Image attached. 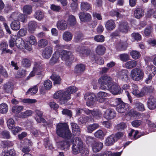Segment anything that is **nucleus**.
<instances>
[{
	"label": "nucleus",
	"mask_w": 156,
	"mask_h": 156,
	"mask_svg": "<svg viewBox=\"0 0 156 156\" xmlns=\"http://www.w3.org/2000/svg\"><path fill=\"white\" fill-rule=\"evenodd\" d=\"M38 89L37 87L35 86L32 88L30 89L26 92V94H28L29 92H30L31 94H34L37 92Z\"/></svg>",
	"instance_id": "0e129e2a"
},
{
	"label": "nucleus",
	"mask_w": 156,
	"mask_h": 156,
	"mask_svg": "<svg viewBox=\"0 0 156 156\" xmlns=\"http://www.w3.org/2000/svg\"><path fill=\"white\" fill-rule=\"evenodd\" d=\"M48 43L47 40L44 39H42L39 41L37 42L38 46L41 48H44L46 46Z\"/></svg>",
	"instance_id": "de8ad7c7"
},
{
	"label": "nucleus",
	"mask_w": 156,
	"mask_h": 156,
	"mask_svg": "<svg viewBox=\"0 0 156 156\" xmlns=\"http://www.w3.org/2000/svg\"><path fill=\"white\" fill-rule=\"evenodd\" d=\"M131 37L135 40L140 41L141 39V35L137 33H133L131 34Z\"/></svg>",
	"instance_id": "052dcab7"
},
{
	"label": "nucleus",
	"mask_w": 156,
	"mask_h": 156,
	"mask_svg": "<svg viewBox=\"0 0 156 156\" xmlns=\"http://www.w3.org/2000/svg\"><path fill=\"white\" fill-rule=\"evenodd\" d=\"M10 26L11 27L12 30H18L20 27V23L19 20H15L11 23Z\"/></svg>",
	"instance_id": "473e14b6"
},
{
	"label": "nucleus",
	"mask_w": 156,
	"mask_h": 156,
	"mask_svg": "<svg viewBox=\"0 0 156 156\" xmlns=\"http://www.w3.org/2000/svg\"><path fill=\"white\" fill-rule=\"evenodd\" d=\"M7 124L8 128L9 129H11L15 125V123L13 119L10 118L7 121Z\"/></svg>",
	"instance_id": "6e6d98bb"
},
{
	"label": "nucleus",
	"mask_w": 156,
	"mask_h": 156,
	"mask_svg": "<svg viewBox=\"0 0 156 156\" xmlns=\"http://www.w3.org/2000/svg\"><path fill=\"white\" fill-rule=\"evenodd\" d=\"M134 105L135 108L139 111L143 112L145 110L144 105L138 101H134Z\"/></svg>",
	"instance_id": "f704fd0d"
},
{
	"label": "nucleus",
	"mask_w": 156,
	"mask_h": 156,
	"mask_svg": "<svg viewBox=\"0 0 156 156\" xmlns=\"http://www.w3.org/2000/svg\"><path fill=\"white\" fill-rule=\"evenodd\" d=\"M130 74L131 78L135 81H139L142 80L144 75L143 71L139 68L133 69L131 71Z\"/></svg>",
	"instance_id": "20e7f679"
},
{
	"label": "nucleus",
	"mask_w": 156,
	"mask_h": 156,
	"mask_svg": "<svg viewBox=\"0 0 156 156\" xmlns=\"http://www.w3.org/2000/svg\"><path fill=\"white\" fill-rule=\"evenodd\" d=\"M116 27L115 22L112 20L107 21L105 23V27L108 30L111 31L114 29Z\"/></svg>",
	"instance_id": "393cba45"
},
{
	"label": "nucleus",
	"mask_w": 156,
	"mask_h": 156,
	"mask_svg": "<svg viewBox=\"0 0 156 156\" xmlns=\"http://www.w3.org/2000/svg\"><path fill=\"white\" fill-rule=\"evenodd\" d=\"M132 87L133 90L132 92L133 95L138 97H140L144 95L145 93L143 91L140 92L136 85L133 84Z\"/></svg>",
	"instance_id": "a211bd4d"
},
{
	"label": "nucleus",
	"mask_w": 156,
	"mask_h": 156,
	"mask_svg": "<svg viewBox=\"0 0 156 156\" xmlns=\"http://www.w3.org/2000/svg\"><path fill=\"white\" fill-rule=\"evenodd\" d=\"M94 39L97 42H102L104 41L105 38L102 35H98L95 36Z\"/></svg>",
	"instance_id": "5fc2aeb1"
},
{
	"label": "nucleus",
	"mask_w": 156,
	"mask_h": 156,
	"mask_svg": "<svg viewBox=\"0 0 156 156\" xmlns=\"http://www.w3.org/2000/svg\"><path fill=\"white\" fill-rule=\"evenodd\" d=\"M126 127V126L125 123L121 122L117 125L116 128L118 130H121L124 129Z\"/></svg>",
	"instance_id": "69168bd1"
},
{
	"label": "nucleus",
	"mask_w": 156,
	"mask_h": 156,
	"mask_svg": "<svg viewBox=\"0 0 156 156\" xmlns=\"http://www.w3.org/2000/svg\"><path fill=\"white\" fill-rule=\"evenodd\" d=\"M147 73L150 75H154L155 74L156 69L155 67L153 65L148 66L146 68Z\"/></svg>",
	"instance_id": "79ce46f5"
},
{
	"label": "nucleus",
	"mask_w": 156,
	"mask_h": 156,
	"mask_svg": "<svg viewBox=\"0 0 156 156\" xmlns=\"http://www.w3.org/2000/svg\"><path fill=\"white\" fill-rule=\"evenodd\" d=\"M106 132H104L101 130H98L94 133L95 137L99 139H103L104 137L106 135Z\"/></svg>",
	"instance_id": "4c0bfd02"
},
{
	"label": "nucleus",
	"mask_w": 156,
	"mask_h": 156,
	"mask_svg": "<svg viewBox=\"0 0 156 156\" xmlns=\"http://www.w3.org/2000/svg\"><path fill=\"white\" fill-rule=\"evenodd\" d=\"M7 43L5 42H2L0 44V49L2 51V53H4L5 51L8 48Z\"/></svg>",
	"instance_id": "680f3d73"
},
{
	"label": "nucleus",
	"mask_w": 156,
	"mask_h": 156,
	"mask_svg": "<svg viewBox=\"0 0 156 156\" xmlns=\"http://www.w3.org/2000/svg\"><path fill=\"white\" fill-rule=\"evenodd\" d=\"M95 95L92 93H87L84 96V99L87 101L86 104L88 106H91L93 105L95 101Z\"/></svg>",
	"instance_id": "6e6552de"
},
{
	"label": "nucleus",
	"mask_w": 156,
	"mask_h": 156,
	"mask_svg": "<svg viewBox=\"0 0 156 156\" xmlns=\"http://www.w3.org/2000/svg\"><path fill=\"white\" fill-rule=\"evenodd\" d=\"M52 47L49 46L45 48L44 49L42 53V57L44 58L48 59L51 57L52 53Z\"/></svg>",
	"instance_id": "dca6fc26"
},
{
	"label": "nucleus",
	"mask_w": 156,
	"mask_h": 156,
	"mask_svg": "<svg viewBox=\"0 0 156 156\" xmlns=\"http://www.w3.org/2000/svg\"><path fill=\"white\" fill-rule=\"evenodd\" d=\"M119 57L120 59L123 61L126 62L129 59V56L127 54H120L119 55Z\"/></svg>",
	"instance_id": "4d7b16f0"
},
{
	"label": "nucleus",
	"mask_w": 156,
	"mask_h": 156,
	"mask_svg": "<svg viewBox=\"0 0 156 156\" xmlns=\"http://www.w3.org/2000/svg\"><path fill=\"white\" fill-rule=\"evenodd\" d=\"M21 63L22 65L25 67H29L31 65L30 61L27 58H23Z\"/></svg>",
	"instance_id": "603ef678"
},
{
	"label": "nucleus",
	"mask_w": 156,
	"mask_h": 156,
	"mask_svg": "<svg viewBox=\"0 0 156 156\" xmlns=\"http://www.w3.org/2000/svg\"><path fill=\"white\" fill-rule=\"evenodd\" d=\"M33 112L30 110H27L18 115L17 116L20 118H25L32 115Z\"/></svg>",
	"instance_id": "cd10ccee"
},
{
	"label": "nucleus",
	"mask_w": 156,
	"mask_h": 156,
	"mask_svg": "<svg viewBox=\"0 0 156 156\" xmlns=\"http://www.w3.org/2000/svg\"><path fill=\"white\" fill-rule=\"evenodd\" d=\"M103 146V144L101 142H94L92 145V150L94 152H98L102 149Z\"/></svg>",
	"instance_id": "412c9836"
},
{
	"label": "nucleus",
	"mask_w": 156,
	"mask_h": 156,
	"mask_svg": "<svg viewBox=\"0 0 156 156\" xmlns=\"http://www.w3.org/2000/svg\"><path fill=\"white\" fill-rule=\"evenodd\" d=\"M78 15L80 21L83 22H89L91 19V15L88 13L80 12Z\"/></svg>",
	"instance_id": "9b49d317"
},
{
	"label": "nucleus",
	"mask_w": 156,
	"mask_h": 156,
	"mask_svg": "<svg viewBox=\"0 0 156 156\" xmlns=\"http://www.w3.org/2000/svg\"><path fill=\"white\" fill-rule=\"evenodd\" d=\"M13 87V83L11 82L6 83L3 85V89L6 93H11Z\"/></svg>",
	"instance_id": "aec40b11"
},
{
	"label": "nucleus",
	"mask_w": 156,
	"mask_h": 156,
	"mask_svg": "<svg viewBox=\"0 0 156 156\" xmlns=\"http://www.w3.org/2000/svg\"><path fill=\"white\" fill-rule=\"evenodd\" d=\"M72 132L76 136H79L80 134V130L78 125L74 122L71 123Z\"/></svg>",
	"instance_id": "bb28decb"
},
{
	"label": "nucleus",
	"mask_w": 156,
	"mask_h": 156,
	"mask_svg": "<svg viewBox=\"0 0 156 156\" xmlns=\"http://www.w3.org/2000/svg\"><path fill=\"white\" fill-rule=\"evenodd\" d=\"M137 62L135 60H131L126 62L125 64V67L128 69H131L136 66Z\"/></svg>",
	"instance_id": "c9c22d12"
},
{
	"label": "nucleus",
	"mask_w": 156,
	"mask_h": 156,
	"mask_svg": "<svg viewBox=\"0 0 156 156\" xmlns=\"http://www.w3.org/2000/svg\"><path fill=\"white\" fill-rule=\"evenodd\" d=\"M35 113L36 114L34 118L37 122L45 123V120L42 117L43 113L42 111L36 109L35 110Z\"/></svg>",
	"instance_id": "2eb2a0df"
},
{
	"label": "nucleus",
	"mask_w": 156,
	"mask_h": 156,
	"mask_svg": "<svg viewBox=\"0 0 156 156\" xmlns=\"http://www.w3.org/2000/svg\"><path fill=\"white\" fill-rule=\"evenodd\" d=\"M18 20L22 22H25L27 21V17L25 15L22 14H19L17 16Z\"/></svg>",
	"instance_id": "e2e57ef3"
},
{
	"label": "nucleus",
	"mask_w": 156,
	"mask_h": 156,
	"mask_svg": "<svg viewBox=\"0 0 156 156\" xmlns=\"http://www.w3.org/2000/svg\"><path fill=\"white\" fill-rule=\"evenodd\" d=\"M99 127V125L98 124L95 123L90 125L88 126L87 127V131L88 133H91Z\"/></svg>",
	"instance_id": "58836bf2"
},
{
	"label": "nucleus",
	"mask_w": 156,
	"mask_h": 156,
	"mask_svg": "<svg viewBox=\"0 0 156 156\" xmlns=\"http://www.w3.org/2000/svg\"><path fill=\"white\" fill-rule=\"evenodd\" d=\"M44 85L46 89L49 90L51 87L52 86V82L50 80H47L44 82Z\"/></svg>",
	"instance_id": "bf43d9fd"
},
{
	"label": "nucleus",
	"mask_w": 156,
	"mask_h": 156,
	"mask_svg": "<svg viewBox=\"0 0 156 156\" xmlns=\"http://www.w3.org/2000/svg\"><path fill=\"white\" fill-rule=\"evenodd\" d=\"M72 34L68 31L65 32L63 34V39L66 41H70L72 38Z\"/></svg>",
	"instance_id": "a19ab883"
},
{
	"label": "nucleus",
	"mask_w": 156,
	"mask_h": 156,
	"mask_svg": "<svg viewBox=\"0 0 156 156\" xmlns=\"http://www.w3.org/2000/svg\"><path fill=\"white\" fill-rule=\"evenodd\" d=\"M56 26L58 29L61 30H64L67 28V23L64 20H59L58 21Z\"/></svg>",
	"instance_id": "4be33fe9"
},
{
	"label": "nucleus",
	"mask_w": 156,
	"mask_h": 156,
	"mask_svg": "<svg viewBox=\"0 0 156 156\" xmlns=\"http://www.w3.org/2000/svg\"><path fill=\"white\" fill-rule=\"evenodd\" d=\"M115 101L117 104L116 110L119 112H124L128 108V104L123 102L120 98H116Z\"/></svg>",
	"instance_id": "0eeeda50"
},
{
	"label": "nucleus",
	"mask_w": 156,
	"mask_h": 156,
	"mask_svg": "<svg viewBox=\"0 0 156 156\" xmlns=\"http://www.w3.org/2000/svg\"><path fill=\"white\" fill-rule=\"evenodd\" d=\"M84 112L88 115L92 116L96 118L100 117L102 115L101 112L98 109L90 110L88 109L84 110Z\"/></svg>",
	"instance_id": "9d476101"
},
{
	"label": "nucleus",
	"mask_w": 156,
	"mask_h": 156,
	"mask_svg": "<svg viewBox=\"0 0 156 156\" xmlns=\"http://www.w3.org/2000/svg\"><path fill=\"white\" fill-rule=\"evenodd\" d=\"M17 38V37L16 36H13L9 41V45L11 48H13V49H14V42H16V39Z\"/></svg>",
	"instance_id": "864d4df0"
},
{
	"label": "nucleus",
	"mask_w": 156,
	"mask_h": 156,
	"mask_svg": "<svg viewBox=\"0 0 156 156\" xmlns=\"http://www.w3.org/2000/svg\"><path fill=\"white\" fill-rule=\"evenodd\" d=\"M128 72L127 70H123L118 73L119 78L122 81L128 82L129 81V78L128 76Z\"/></svg>",
	"instance_id": "ddd939ff"
},
{
	"label": "nucleus",
	"mask_w": 156,
	"mask_h": 156,
	"mask_svg": "<svg viewBox=\"0 0 156 156\" xmlns=\"http://www.w3.org/2000/svg\"><path fill=\"white\" fill-rule=\"evenodd\" d=\"M29 43L31 44L36 45L37 43V41L35 37L33 35H30L29 37Z\"/></svg>",
	"instance_id": "13d9d810"
},
{
	"label": "nucleus",
	"mask_w": 156,
	"mask_h": 156,
	"mask_svg": "<svg viewBox=\"0 0 156 156\" xmlns=\"http://www.w3.org/2000/svg\"><path fill=\"white\" fill-rule=\"evenodd\" d=\"M130 55L134 59H138L141 56L139 52L134 50L130 52Z\"/></svg>",
	"instance_id": "8fccbe9b"
},
{
	"label": "nucleus",
	"mask_w": 156,
	"mask_h": 156,
	"mask_svg": "<svg viewBox=\"0 0 156 156\" xmlns=\"http://www.w3.org/2000/svg\"><path fill=\"white\" fill-rule=\"evenodd\" d=\"M67 143L65 140H60L56 143L57 147L62 150H66L70 146V143Z\"/></svg>",
	"instance_id": "4468645a"
},
{
	"label": "nucleus",
	"mask_w": 156,
	"mask_h": 156,
	"mask_svg": "<svg viewBox=\"0 0 156 156\" xmlns=\"http://www.w3.org/2000/svg\"><path fill=\"white\" fill-rule=\"evenodd\" d=\"M128 115L131 117H135L136 116L139 117L140 115V114L139 112L136 111H134L131 110L130 111V112L128 113Z\"/></svg>",
	"instance_id": "338daca9"
},
{
	"label": "nucleus",
	"mask_w": 156,
	"mask_h": 156,
	"mask_svg": "<svg viewBox=\"0 0 156 156\" xmlns=\"http://www.w3.org/2000/svg\"><path fill=\"white\" fill-rule=\"evenodd\" d=\"M44 144L46 148L52 150L54 148L52 144L50 143L48 138L45 139L44 140Z\"/></svg>",
	"instance_id": "37998d69"
},
{
	"label": "nucleus",
	"mask_w": 156,
	"mask_h": 156,
	"mask_svg": "<svg viewBox=\"0 0 156 156\" xmlns=\"http://www.w3.org/2000/svg\"><path fill=\"white\" fill-rule=\"evenodd\" d=\"M129 29L128 23L126 22H122L119 24V30L122 33H127Z\"/></svg>",
	"instance_id": "a878e982"
},
{
	"label": "nucleus",
	"mask_w": 156,
	"mask_h": 156,
	"mask_svg": "<svg viewBox=\"0 0 156 156\" xmlns=\"http://www.w3.org/2000/svg\"><path fill=\"white\" fill-rule=\"evenodd\" d=\"M91 8V5L88 3L85 2H82L80 3V9L83 11H87Z\"/></svg>",
	"instance_id": "2f4dec72"
},
{
	"label": "nucleus",
	"mask_w": 156,
	"mask_h": 156,
	"mask_svg": "<svg viewBox=\"0 0 156 156\" xmlns=\"http://www.w3.org/2000/svg\"><path fill=\"white\" fill-rule=\"evenodd\" d=\"M107 89L113 94H120L121 93V88L119 85L116 83L112 84V86H109Z\"/></svg>",
	"instance_id": "f8f14e48"
},
{
	"label": "nucleus",
	"mask_w": 156,
	"mask_h": 156,
	"mask_svg": "<svg viewBox=\"0 0 156 156\" xmlns=\"http://www.w3.org/2000/svg\"><path fill=\"white\" fill-rule=\"evenodd\" d=\"M8 110V106L6 104L3 103L0 105V113L5 114L7 112Z\"/></svg>",
	"instance_id": "ea45409f"
},
{
	"label": "nucleus",
	"mask_w": 156,
	"mask_h": 156,
	"mask_svg": "<svg viewBox=\"0 0 156 156\" xmlns=\"http://www.w3.org/2000/svg\"><path fill=\"white\" fill-rule=\"evenodd\" d=\"M51 78L54 81V84H60L61 82V79L59 76L55 73H53Z\"/></svg>",
	"instance_id": "e433bc0d"
},
{
	"label": "nucleus",
	"mask_w": 156,
	"mask_h": 156,
	"mask_svg": "<svg viewBox=\"0 0 156 156\" xmlns=\"http://www.w3.org/2000/svg\"><path fill=\"white\" fill-rule=\"evenodd\" d=\"M60 56L59 53L56 51L53 55V56L50 59V63L51 65H54L57 62Z\"/></svg>",
	"instance_id": "72a5a7b5"
},
{
	"label": "nucleus",
	"mask_w": 156,
	"mask_h": 156,
	"mask_svg": "<svg viewBox=\"0 0 156 156\" xmlns=\"http://www.w3.org/2000/svg\"><path fill=\"white\" fill-rule=\"evenodd\" d=\"M34 16L37 19L39 20H41L44 17V15L43 12L38 10L35 13Z\"/></svg>",
	"instance_id": "a18cd8bd"
},
{
	"label": "nucleus",
	"mask_w": 156,
	"mask_h": 156,
	"mask_svg": "<svg viewBox=\"0 0 156 156\" xmlns=\"http://www.w3.org/2000/svg\"><path fill=\"white\" fill-rule=\"evenodd\" d=\"M23 109L22 106L16 105L13 107L12 108V112L15 113H19Z\"/></svg>",
	"instance_id": "3c124183"
},
{
	"label": "nucleus",
	"mask_w": 156,
	"mask_h": 156,
	"mask_svg": "<svg viewBox=\"0 0 156 156\" xmlns=\"http://www.w3.org/2000/svg\"><path fill=\"white\" fill-rule=\"evenodd\" d=\"M77 90L76 87L70 86L65 90H60L56 92L53 95V98L59 99L61 104L66 103L71 98L70 95Z\"/></svg>",
	"instance_id": "f03ea898"
},
{
	"label": "nucleus",
	"mask_w": 156,
	"mask_h": 156,
	"mask_svg": "<svg viewBox=\"0 0 156 156\" xmlns=\"http://www.w3.org/2000/svg\"><path fill=\"white\" fill-rule=\"evenodd\" d=\"M15 44L17 47L20 49H23L24 48H25L29 51L31 50L32 49L31 45L27 46L26 45H25L24 41L22 38L20 37L17 38L16 39Z\"/></svg>",
	"instance_id": "1a4fd4ad"
},
{
	"label": "nucleus",
	"mask_w": 156,
	"mask_h": 156,
	"mask_svg": "<svg viewBox=\"0 0 156 156\" xmlns=\"http://www.w3.org/2000/svg\"><path fill=\"white\" fill-rule=\"evenodd\" d=\"M98 82L100 84V88L103 90H105L113 84L112 78L110 76L107 75L102 76L98 80Z\"/></svg>",
	"instance_id": "7ed1b4c3"
},
{
	"label": "nucleus",
	"mask_w": 156,
	"mask_h": 156,
	"mask_svg": "<svg viewBox=\"0 0 156 156\" xmlns=\"http://www.w3.org/2000/svg\"><path fill=\"white\" fill-rule=\"evenodd\" d=\"M116 142V139L113 134L108 136L105 141V144L106 146H110L113 145Z\"/></svg>",
	"instance_id": "f3484780"
},
{
	"label": "nucleus",
	"mask_w": 156,
	"mask_h": 156,
	"mask_svg": "<svg viewBox=\"0 0 156 156\" xmlns=\"http://www.w3.org/2000/svg\"><path fill=\"white\" fill-rule=\"evenodd\" d=\"M108 96V94L107 93L100 91L97 94L96 99L97 101L100 102L102 103L104 102L105 98Z\"/></svg>",
	"instance_id": "b1692460"
},
{
	"label": "nucleus",
	"mask_w": 156,
	"mask_h": 156,
	"mask_svg": "<svg viewBox=\"0 0 156 156\" xmlns=\"http://www.w3.org/2000/svg\"><path fill=\"white\" fill-rule=\"evenodd\" d=\"M144 15L143 9L141 8L136 9L134 12V16L137 19H140Z\"/></svg>",
	"instance_id": "7c9ffc66"
},
{
	"label": "nucleus",
	"mask_w": 156,
	"mask_h": 156,
	"mask_svg": "<svg viewBox=\"0 0 156 156\" xmlns=\"http://www.w3.org/2000/svg\"><path fill=\"white\" fill-rule=\"evenodd\" d=\"M105 50V47L102 44L98 45L95 49L96 52L99 55H103Z\"/></svg>",
	"instance_id": "c756f323"
},
{
	"label": "nucleus",
	"mask_w": 156,
	"mask_h": 156,
	"mask_svg": "<svg viewBox=\"0 0 156 156\" xmlns=\"http://www.w3.org/2000/svg\"><path fill=\"white\" fill-rule=\"evenodd\" d=\"M147 105L150 109H154L156 108V100L153 96H150L148 100Z\"/></svg>",
	"instance_id": "5701e85b"
},
{
	"label": "nucleus",
	"mask_w": 156,
	"mask_h": 156,
	"mask_svg": "<svg viewBox=\"0 0 156 156\" xmlns=\"http://www.w3.org/2000/svg\"><path fill=\"white\" fill-rule=\"evenodd\" d=\"M61 55L62 60L65 61L67 65H69L71 64L74 59V57L72 52L64 50L62 51Z\"/></svg>",
	"instance_id": "39448f33"
},
{
	"label": "nucleus",
	"mask_w": 156,
	"mask_h": 156,
	"mask_svg": "<svg viewBox=\"0 0 156 156\" xmlns=\"http://www.w3.org/2000/svg\"><path fill=\"white\" fill-rule=\"evenodd\" d=\"M32 9L31 6L27 5L24 6L23 8V12L26 15H29L32 12Z\"/></svg>",
	"instance_id": "49530a36"
},
{
	"label": "nucleus",
	"mask_w": 156,
	"mask_h": 156,
	"mask_svg": "<svg viewBox=\"0 0 156 156\" xmlns=\"http://www.w3.org/2000/svg\"><path fill=\"white\" fill-rule=\"evenodd\" d=\"M43 68L39 62H35L33 70L30 73L29 76H34L35 74L38 75H42L44 71Z\"/></svg>",
	"instance_id": "423d86ee"
},
{
	"label": "nucleus",
	"mask_w": 156,
	"mask_h": 156,
	"mask_svg": "<svg viewBox=\"0 0 156 156\" xmlns=\"http://www.w3.org/2000/svg\"><path fill=\"white\" fill-rule=\"evenodd\" d=\"M76 23V19L73 15H70L69 16L68 20V23L69 25L73 26Z\"/></svg>",
	"instance_id": "09e8293b"
},
{
	"label": "nucleus",
	"mask_w": 156,
	"mask_h": 156,
	"mask_svg": "<svg viewBox=\"0 0 156 156\" xmlns=\"http://www.w3.org/2000/svg\"><path fill=\"white\" fill-rule=\"evenodd\" d=\"M37 26V23L36 22L31 21L29 22L28 24V31L31 33H34Z\"/></svg>",
	"instance_id": "c85d7f7f"
},
{
	"label": "nucleus",
	"mask_w": 156,
	"mask_h": 156,
	"mask_svg": "<svg viewBox=\"0 0 156 156\" xmlns=\"http://www.w3.org/2000/svg\"><path fill=\"white\" fill-rule=\"evenodd\" d=\"M142 124V122L140 120H135L132 122V125L134 127H137Z\"/></svg>",
	"instance_id": "774afa93"
},
{
	"label": "nucleus",
	"mask_w": 156,
	"mask_h": 156,
	"mask_svg": "<svg viewBox=\"0 0 156 156\" xmlns=\"http://www.w3.org/2000/svg\"><path fill=\"white\" fill-rule=\"evenodd\" d=\"M56 133L58 136L66 139L68 142L72 143V152L73 154H78L83 149L82 141L78 137L74 138V134L71 132L67 124L60 123L57 124Z\"/></svg>",
	"instance_id": "f257e3e1"
},
{
	"label": "nucleus",
	"mask_w": 156,
	"mask_h": 156,
	"mask_svg": "<svg viewBox=\"0 0 156 156\" xmlns=\"http://www.w3.org/2000/svg\"><path fill=\"white\" fill-rule=\"evenodd\" d=\"M116 116V113L112 110L107 109L104 114V117L108 119H113Z\"/></svg>",
	"instance_id": "6ab92c4d"
},
{
	"label": "nucleus",
	"mask_w": 156,
	"mask_h": 156,
	"mask_svg": "<svg viewBox=\"0 0 156 156\" xmlns=\"http://www.w3.org/2000/svg\"><path fill=\"white\" fill-rule=\"evenodd\" d=\"M85 66L83 64H77L75 67V71L77 73H81L85 69Z\"/></svg>",
	"instance_id": "c03bdc74"
}]
</instances>
